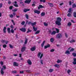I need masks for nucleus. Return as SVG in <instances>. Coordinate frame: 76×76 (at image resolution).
Masks as SVG:
<instances>
[{"label":"nucleus","instance_id":"nucleus-14","mask_svg":"<svg viewBox=\"0 0 76 76\" xmlns=\"http://www.w3.org/2000/svg\"><path fill=\"white\" fill-rule=\"evenodd\" d=\"M15 4H14V6H15V7H19V6H18V4H17V2L15 1Z\"/></svg>","mask_w":76,"mask_h":76},{"label":"nucleus","instance_id":"nucleus-15","mask_svg":"<svg viewBox=\"0 0 76 76\" xmlns=\"http://www.w3.org/2000/svg\"><path fill=\"white\" fill-rule=\"evenodd\" d=\"M74 61L72 62V63L73 64L75 65L76 64V58H74L73 59Z\"/></svg>","mask_w":76,"mask_h":76},{"label":"nucleus","instance_id":"nucleus-12","mask_svg":"<svg viewBox=\"0 0 76 76\" xmlns=\"http://www.w3.org/2000/svg\"><path fill=\"white\" fill-rule=\"evenodd\" d=\"M40 8H44V7L42 6V5H39L38 7V9H40Z\"/></svg>","mask_w":76,"mask_h":76},{"label":"nucleus","instance_id":"nucleus-27","mask_svg":"<svg viewBox=\"0 0 76 76\" xmlns=\"http://www.w3.org/2000/svg\"><path fill=\"white\" fill-rule=\"evenodd\" d=\"M54 38H51L50 39V42H53V41H54Z\"/></svg>","mask_w":76,"mask_h":76},{"label":"nucleus","instance_id":"nucleus-49","mask_svg":"<svg viewBox=\"0 0 76 76\" xmlns=\"http://www.w3.org/2000/svg\"><path fill=\"white\" fill-rule=\"evenodd\" d=\"M0 63L3 66V64H4L3 63V62L2 61H1L0 62Z\"/></svg>","mask_w":76,"mask_h":76},{"label":"nucleus","instance_id":"nucleus-38","mask_svg":"<svg viewBox=\"0 0 76 76\" xmlns=\"http://www.w3.org/2000/svg\"><path fill=\"white\" fill-rule=\"evenodd\" d=\"M71 12H72V9L70 8L69 9L68 12H69V13H71Z\"/></svg>","mask_w":76,"mask_h":76},{"label":"nucleus","instance_id":"nucleus-28","mask_svg":"<svg viewBox=\"0 0 76 76\" xmlns=\"http://www.w3.org/2000/svg\"><path fill=\"white\" fill-rule=\"evenodd\" d=\"M67 16L68 17H71L72 16V14H71V13H69L67 15Z\"/></svg>","mask_w":76,"mask_h":76},{"label":"nucleus","instance_id":"nucleus-64","mask_svg":"<svg viewBox=\"0 0 76 76\" xmlns=\"http://www.w3.org/2000/svg\"><path fill=\"white\" fill-rule=\"evenodd\" d=\"M10 28H11L13 29V26L12 25H11Z\"/></svg>","mask_w":76,"mask_h":76},{"label":"nucleus","instance_id":"nucleus-62","mask_svg":"<svg viewBox=\"0 0 76 76\" xmlns=\"http://www.w3.org/2000/svg\"><path fill=\"white\" fill-rule=\"evenodd\" d=\"M10 18H13V15L12 14H11L10 15Z\"/></svg>","mask_w":76,"mask_h":76},{"label":"nucleus","instance_id":"nucleus-3","mask_svg":"<svg viewBox=\"0 0 76 76\" xmlns=\"http://www.w3.org/2000/svg\"><path fill=\"white\" fill-rule=\"evenodd\" d=\"M61 22V21H59L56 20L55 22V23L56 25H58L60 26V25H61V23H60Z\"/></svg>","mask_w":76,"mask_h":76},{"label":"nucleus","instance_id":"nucleus-19","mask_svg":"<svg viewBox=\"0 0 76 76\" xmlns=\"http://www.w3.org/2000/svg\"><path fill=\"white\" fill-rule=\"evenodd\" d=\"M48 3L50 7H53V4L51 3L50 2H48Z\"/></svg>","mask_w":76,"mask_h":76},{"label":"nucleus","instance_id":"nucleus-30","mask_svg":"<svg viewBox=\"0 0 76 76\" xmlns=\"http://www.w3.org/2000/svg\"><path fill=\"white\" fill-rule=\"evenodd\" d=\"M71 25H72V24L70 22H69L68 23L67 26H70Z\"/></svg>","mask_w":76,"mask_h":76},{"label":"nucleus","instance_id":"nucleus-40","mask_svg":"<svg viewBox=\"0 0 76 76\" xmlns=\"http://www.w3.org/2000/svg\"><path fill=\"white\" fill-rule=\"evenodd\" d=\"M40 32V31H38L37 32H36L35 34H39Z\"/></svg>","mask_w":76,"mask_h":76},{"label":"nucleus","instance_id":"nucleus-4","mask_svg":"<svg viewBox=\"0 0 76 76\" xmlns=\"http://www.w3.org/2000/svg\"><path fill=\"white\" fill-rule=\"evenodd\" d=\"M13 64L14 66H15L16 67L18 66H19V64L18 63H17L16 62H14Z\"/></svg>","mask_w":76,"mask_h":76},{"label":"nucleus","instance_id":"nucleus-2","mask_svg":"<svg viewBox=\"0 0 76 76\" xmlns=\"http://www.w3.org/2000/svg\"><path fill=\"white\" fill-rule=\"evenodd\" d=\"M20 30L22 32H25L26 31V28L23 27L21 28H20Z\"/></svg>","mask_w":76,"mask_h":76},{"label":"nucleus","instance_id":"nucleus-42","mask_svg":"<svg viewBox=\"0 0 76 76\" xmlns=\"http://www.w3.org/2000/svg\"><path fill=\"white\" fill-rule=\"evenodd\" d=\"M72 55L74 57H76V53H72Z\"/></svg>","mask_w":76,"mask_h":76},{"label":"nucleus","instance_id":"nucleus-24","mask_svg":"<svg viewBox=\"0 0 76 76\" xmlns=\"http://www.w3.org/2000/svg\"><path fill=\"white\" fill-rule=\"evenodd\" d=\"M45 12H42L41 14V16H45Z\"/></svg>","mask_w":76,"mask_h":76},{"label":"nucleus","instance_id":"nucleus-37","mask_svg":"<svg viewBox=\"0 0 76 76\" xmlns=\"http://www.w3.org/2000/svg\"><path fill=\"white\" fill-rule=\"evenodd\" d=\"M41 53L40 52L37 55V56H38V57H40V56H41Z\"/></svg>","mask_w":76,"mask_h":76},{"label":"nucleus","instance_id":"nucleus-52","mask_svg":"<svg viewBox=\"0 0 76 76\" xmlns=\"http://www.w3.org/2000/svg\"><path fill=\"white\" fill-rule=\"evenodd\" d=\"M17 9H15L12 10V12H16L17 11Z\"/></svg>","mask_w":76,"mask_h":76},{"label":"nucleus","instance_id":"nucleus-48","mask_svg":"<svg viewBox=\"0 0 76 76\" xmlns=\"http://www.w3.org/2000/svg\"><path fill=\"white\" fill-rule=\"evenodd\" d=\"M10 48H13V46L11 44H10Z\"/></svg>","mask_w":76,"mask_h":76},{"label":"nucleus","instance_id":"nucleus-51","mask_svg":"<svg viewBox=\"0 0 76 76\" xmlns=\"http://www.w3.org/2000/svg\"><path fill=\"white\" fill-rule=\"evenodd\" d=\"M43 56V54L42 53L41 54V55L40 57V59H41V58H42V56Z\"/></svg>","mask_w":76,"mask_h":76},{"label":"nucleus","instance_id":"nucleus-63","mask_svg":"<svg viewBox=\"0 0 76 76\" xmlns=\"http://www.w3.org/2000/svg\"><path fill=\"white\" fill-rule=\"evenodd\" d=\"M2 6H3V4H2V3H1L0 4V8H1V7H2Z\"/></svg>","mask_w":76,"mask_h":76},{"label":"nucleus","instance_id":"nucleus-43","mask_svg":"<svg viewBox=\"0 0 76 76\" xmlns=\"http://www.w3.org/2000/svg\"><path fill=\"white\" fill-rule=\"evenodd\" d=\"M74 16L75 18H76V12H74Z\"/></svg>","mask_w":76,"mask_h":76},{"label":"nucleus","instance_id":"nucleus-41","mask_svg":"<svg viewBox=\"0 0 76 76\" xmlns=\"http://www.w3.org/2000/svg\"><path fill=\"white\" fill-rule=\"evenodd\" d=\"M25 23V22L24 21H23L21 23V25H24Z\"/></svg>","mask_w":76,"mask_h":76},{"label":"nucleus","instance_id":"nucleus-58","mask_svg":"<svg viewBox=\"0 0 76 76\" xmlns=\"http://www.w3.org/2000/svg\"><path fill=\"white\" fill-rule=\"evenodd\" d=\"M26 72H27L28 73H30L31 72L30 70H26Z\"/></svg>","mask_w":76,"mask_h":76},{"label":"nucleus","instance_id":"nucleus-34","mask_svg":"<svg viewBox=\"0 0 76 76\" xmlns=\"http://www.w3.org/2000/svg\"><path fill=\"white\" fill-rule=\"evenodd\" d=\"M75 50V49L73 48H72L70 50V52H72V51H73Z\"/></svg>","mask_w":76,"mask_h":76},{"label":"nucleus","instance_id":"nucleus-20","mask_svg":"<svg viewBox=\"0 0 76 76\" xmlns=\"http://www.w3.org/2000/svg\"><path fill=\"white\" fill-rule=\"evenodd\" d=\"M65 53V54H70V53L68 50H66Z\"/></svg>","mask_w":76,"mask_h":76},{"label":"nucleus","instance_id":"nucleus-23","mask_svg":"<svg viewBox=\"0 0 76 76\" xmlns=\"http://www.w3.org/2000/svg\"><path fill=\"white\" fill-rule=\"evenodd\" d=\"M7 30L9 34H10V28H7Z\"/></svg>","mask_w":76,"mask_h":76},{"label":"nucleus","instance_id":"nucleus-55","mask_svg":"<svg viewBox=\"0 0 76 76\" xmlns=\"http://www.w3.org/2000/svg\"><path fill=\"white\" fill-rule=\"evenodd\" d=\"M40 63L42 64H43V60H40Z\"/></svg>","mask_w":76,"mask_h":76},{"label":"nucleus","instance_id":"nucleus-33","mask_svg":"<svg viewBox=\"0 0 76 76\" xmlns=\"http://www.w3.org/2000/svg\"><path fill=\"white\" fill-rule=\"evenodd\" d=\"M54 71V69H50L49 70V72H53V71Z\"/></svg>","mask_w":76,"mask_h":76},{"label":"nucleus","instance_id":"nucleus-18","mask_svg":"<svg viewBox=\"0 0 76 76\" xmlns=\"http://www.w3.org/2000/svg\"><path fill=\"white\" fill-rule=\"evenodd\" d=\"M56 31H53L52 33H51V34L52 35H56Z\"/></svg>","mask_w":76,"mask_h":76},{"label":"nucleus","instance_id":"nucleus-47","mask_svg":"<svg viewBox=\"0 0 76 76\" xmlns=\"http://www.w3.org/2000/svg\"><path fill=\"white\" fill-rule=\"evenodd\" d=\"M67 73L69 74V73H70V72H71V70H70V69H68L67 71Z\"/></svg>","mask_w":76,"mask_h":76},{"label":"nucleus","instance_id":"nucleus-35","mask_svg":"<svg viewBox=\"0 0 76 76\" xmlns=\"http://www.w3.org/2000/svg\"><path fill=\"white\" fill-rule=\"evenodd\" d=\"M26 17L27 19H28L29 18V16H28V15L26 14Z\"/></svg>","mask_w":76,"mask_h":76},{"label":"nucleus","instance_id":"nucleus-50","mask_svg":"<svg viewBox=\"0 0 76 76\" xmlns=\"http://www.w3.org/2000/svg\"><path fill=\"white\" fill-rule=\"evenodd\" d=\"M13 6H10L9 7V9L10 10H12V9H13Z\"/></svg>","mask_w":76,"mask_h":76},{"label":"nucleus","instance_id":"nucleus-16","mask_svg":"<svg viewBox=\"0 0 76 76\" xmlns=\"http://www.w3.org/2000/svg\"><path fill=\"white\" fill-rule=\"evenodd\" d=\"M45 41H44L42 43V44L41 45L42 47H44V44H45Z\"/></svg>","mask_w":76,"mask_h":76},{"label":"nucleus","instance_id":"nucleus-61","mask_svg":"<svg viewBox=\"0 0 76 76\" xmlns=\"http://www.w3.org/2000/svg\"><path fill=\"white\" fill-rule=\"evenodd\" d=\"M12 73H16V71H12Z\"/></svg>","mask_w":76,"mask_h":76},{"label":"nucleus","instance_id":"nucleus-10","mask_svg":"<svg viewBox=\"0 0 76 76\" xmlns=\"http://www.w3.org/2000/svg\"><path fill=\"white\" fill-rule=\"evenodd\" d=\"M25 49H26V47H23L21 49V52H23L25 50Z\"/></svg>","mask_w":76,"mask_h":76},{"label":"nucleus","instance_id":"nucleus-31","mask_svg":"<svg viewBox=\"0 0 76 76\" xmlns=\"http://www.w3.org/2000/svg\"><path fill=\"white\" fill-rule=\"evenodd\" d=\"M28 31H27V33H29V32H31L32 31V30H30L29 29V28H28Z\"/></svg>","mask_w":76,"mask_h":76},{"label":"nucleus","instance_id":"nucleus-17","mask_svg":"<svg viewBox=\"0 0 76 76\" xmlns=\"http://www.w3.org/2000/svg\"><path fill=\"white\" fill-rule=\"evenodd\" d=\"M49 47H50V45H47L45 46V49L47 48H49Z\"/></svg>","mask_w":76,"mask_h":76},{"label":"nucleus","instance_id":"nucleus-9","mask_svg":"<svg viewBox=\"0 0 76 76\" xmlns=\"http://www.w3.org/2000/svg\"><path fill=\"white\" fill-rule=\"evenodd\" d=\"M34 12L35 13H37V14H39L40 13V11H39L35 10L34 11Z\"/></svg>","mask_w":76,"mask_h":76},{"label":"nucleus","instance_id":"nucleus-22","mask_svg":"<svg viewBox=\"0 0 76 76\" xmlns=\"http://www.w3.org/2000/svg\"><path fill=\"white\" fill-rule=\"evenodd\" d=\"M57 19V20H58V21H59L60 22H61V18L60 17L58 18Z\"/></svg>","mask_w":76,"mask_h":76},{"label":"nucleus","instance_id":"nucleus-32","mask_svg":"<svg viewBox=\"0 0 76 76\" xmlns=\"http://www.w3.org/2000/svg\"><path fill=\"white\" fill-rule=\"evenodd\" d=\"M73 8H75V7H76V5L75 4H74L72 5V6Z\"/></svg>","mask_w":76,"mask_h":76},{"label":"nucleus","instance_id":"nucleus-7","mask_svg":"<svg viewBox=\"0 0 76 76\" xmlns=\"http://www.w3.org/2000/svg\"><path fill=\"white\" fill-rule=\"evenodd\" d=\"M4 69L3 68H2L1 70V75H3L4 73Z\"/></svg>","mask_w":76,"mask_h":76},{"label":"nucleus","instance_id":"nucleus-46","mask_svg":"<svg viewBox=\"0 0 76 76\" xmlns=\"http://www.w3.org/2000/svg\"><path fill=\"white\" fill-rule=\"evenodd\" d=\"M44 26H48V24H47L46 23H44Z\"/></svg>","mask_w":76,"mask_h":76},{"label":"nucleus","instance_id":"nucleus-53","mask_svg":"<svg viewBox=\"0 0 76 76\" xmlns=\"http://www.w3.org/2000/svg\"><path fill=\"white\" fill-rule=\"evenodd\" d=\"M56 30L57 31V33H58V32H59V29L57 28H56Z\"/></svg>","mask_w":76,"mask_h":76},{"label":"nucleus","instance_id":"nucleus-29","mask_svg":"<svg viewBox=\"0 0 76 76\" xmlns=\"http://www.w3.org/2000/svg\"><path fill=\"white\" fill-rule=\"evenodd\" d=\"M27 42H28V39H26L25 42H24V44H26Z\"/></svg>","mask_w":76,"mask_h":76},{"label":"nucleus","instance_id":"nucleus-44","mask_svg":"<svg viewBox=\"0 0 76 76\" xmlns=\"http://www.w3.org/2000/svg\"><path fill=\"white\" fill-rule=\"evenodd\" d=\"M61 61L59 60L57 61V63H60L61 62Z\"/></svg>","mask_w":76,"mask_h":76},{"label":"nucleus","instance_id":"nucleus-57","mask_svg":"<svg viewBox=\"0 0 76 76\" xmlns=\"http://www.w3.org/2000/svg\"><path fill=\"white\" fill-rule=\"evenodd\" d=\"M54 49H52L50 50V52H54Z\"/></svg>","mask_w":76,"mask_h":76},{"label":"nucleus","instance_id":"nucleus-26","mask_svg":"<svg viewBox=\"0 0 76 76\" xmlns=\"http://www.w3.org/2000/svg\"><path fill=\"white\" fill-rule=\"evenodd\" d=\"M33 29H34V31H37V28H35V26H34L33 27Z\"/></svg>","mask_w":76,"mask_h":76},{"label":"nucleus","instance_id":"nucleus-5","mask_svg":"<svg viewBox=\"0 0 76 76\" xmlns=\"http://www.w3.org/2000/svg\"><path fill=\"white\" fill-rule=\"evenodd\" d=\"M31 0H26L24 3H28V4H29L30 3H31Z\"/></svg>","mask_w":76,"mask_h":76},{"label":"nucleus","instance_id":"nucleus-59","mask_svg":"<svg viewBox=\"0 0 76 76\" xmlns=\"http://www.w3.org/2000/svg\"><path fill=\"white\" fill-rule=\"evenodd\" d=\"M7 47V45H3V47L4 48H6Z\"/></svg>","mask_w":76,"mask_h":76},{"label":"nucleus","instance_id":"nucleus-1","mask_svg":"<svg viewBox=\"0 0 76 76\" xmlns=\"http://www.w3.org/2000/svg\"><path fill=\"white\" fill-rule=\"evenodd\" d=\"M62 37V35L61 34L59 33L58 34L56 35V38H59L60 39V38H61Z\"/></svg>","mask_w":76,"mask_h":76},{"label":"nucleus","instance_id":"nucleus-13","mask_svg":"<svg viewBox=\"0 0 76 76\" xmlns=\"http://www.w3.org/2000/svg\"><path fill=\"white\" fill-rule=\"evenodd\" d=\"M6 27H4L3 28V31L4 33L6 34Z\"/></svg>","mask_w":76,"mask_h":76},{"label":"nucleus","instance_id":"nucleus-25","mask_svg":"<svg viewBox=\"0 0 76 76\" xmlns=\"http://www.w3.org/2000/svg\"><path fill=\"white\" fill-rule=\"evenodd\" d=\"M36 23H37V22H34V23H31V25L32 26H34V25H36Z\"/></svg>","mask_w":76,"mask_h":76},{"label":"nucleus","instance_id":"nucleus-21","mask_svg":"<svg viewBox=\"0 0 76 76\" xmlns=\"http://www.w3.org/2000/svg\"><path fill=\"white\" fill-rule=\"evenodd\" d=\"M54 66L56 67H57V68H59V67H60V65L57 64H55V65H54Z\"/></svg>","mask_w":76,"mask_h":76},{"label":"nucleus","instance_id":"nucleus-11","mask_svg":"<svg viewBox=\"0 0 76 76\" xmlns=\"http://www.w3.org/2000/svg\"><path fill=\"white\" fill-rule=\"evenodd\" d=\"M35 49H36L35 47L34 46V47H32L31 48V51H35Z\"/></svg>","mask_w":76,"mask_h":76},{"label":"nucleus","instance_id":"nucleus-6","mask_svg":"<svg viewBox=\"0 0 76 76\" xmlns=\"http://www.w3.org/2000/svg\"><path fill=\"white\" fill-rule=\"evenodd\" d=\"M28 11H30V9H25L23 10V12L25 13H26V12H28Z\"/></svg>","mask_w":76,"mask_h":76},{"label":"nucleus","instance_id":"nucleus-36","mask_svg":"<svg viewBox=\"0 0 76 76\" xmlns=\"http://www.w3.org/2000/svg\"><path fill=\"white\" fill-rule=\"evenodd\" d=\"M75 42V40H72L70 41V42L72 43V42Z\"/></svg>","mask_w":76,"mask_h":76},{"label":"nucleus","instance_id":"nucleus-54","mask_svg":"<svg viewBox=\"0 0 76 76\" xmlns=\"http://www.w3.org/2000/svg\"><path fill=\"white\" fill-rule=\"evenodd\" d=\"M3 67L4 69L5 70L6 69V66L5 65H4L3 66Z\"/></svg>","mask_w":76,"mask_h":76},{"label":"nucleus","instance_id":"nucleus-45","mask_svg":"<svg viewBox=\"0 0 76 76\" xmlns=\"http://www.w3.org/2000/svg\"><path fill=\"white\" fill-rule=\"evenodd\" d=\"M6 40H1V42L2 43H4V42H5Z\"/></svg>","mask_w":76,"mask_h":76},{"label":"nucleus","instance_id":"nucleus-39","mask_svg":"<svg viewBox=\"0 0 76 76\" xmlns=\"http://www.w3.org/2000/svg\"><path fill=\"white\" fill-rule=\"evenodd\" d=\"M40 2H43V3H45V0H40Z\"/></svg>","mask_w":76,"mask_h":76},{"label":"nucleus","instance_id":"nucleus-56","mask_svg":"<svg viewBox=\"0 0 76 76\" xmlns=\"http://www.w3.org/2000/svg\"><path fill=\"white\" fill-rule=\"evenodd\" d=\"M69 6H71L72 5V1H70L69 2Z\"/></svg>","mask_w":76,"mask_h":76},{"label":"nucleus","instance_id":"nucleus-8","mask_svg":"<svg viewBox=\"0 0 76 76\" xmlns=\"http://www.w3.org/2000/svg\"><path fill=\"white\" fill-rule=\"evenodd\" d=\"M27 63L28 64H29V65H31V64H32V62L31 60L29 59L28 60Z\"/></svg>","mask_w":76,"mask_h":76},{"label":"nucleus","instance_id":"nucleus-60","mask_svg":"<svg viewBox=\"0 0 76 76\" xmlns=\"http://www.w3.org/2000/svg\"><path fill=\"white\" fill-rule=\"evenodd\" d=\"M11 31L12 33H14V30H13V29H12L11 30Z\"/></svg>","mask_w":76,"mask_h":76}]
</instances>
